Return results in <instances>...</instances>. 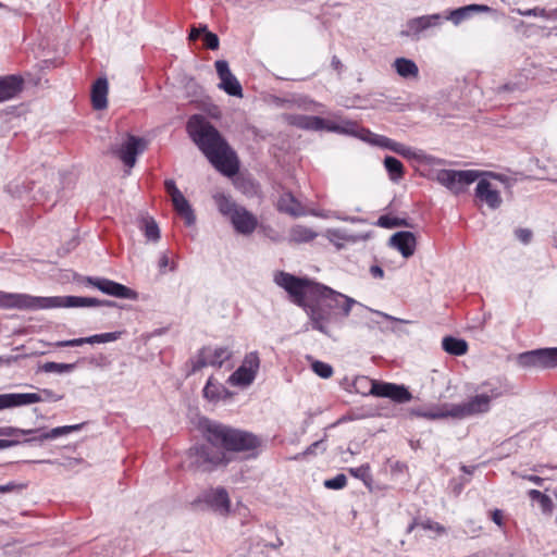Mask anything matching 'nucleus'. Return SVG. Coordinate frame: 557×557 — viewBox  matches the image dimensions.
Returning <instances> with one entry per match:
<instances>
[{
  "label": "nucleus",
  "instance_id": "nucleus-24",
  "mask_svg": "<svg viewBox=\"0 0 557 557\" xmlns=\"http://www.w3.org/2000/svg\"><path fill=\"white\" fill-rule=\"evenodd\" d=\"M41 400L37 394H0V410L36 404Z\"/></svg>",
  "mask_w": 557,
  "mask_h": 557
},
{
  "label": "nucleus",
  "instance_id": "nucleus-20",
  "mask_svg": "<svg viewBox=\"0 0 557 557\" xmlns=\"http://www.w3.org/2000/svg\"><path fill=\"white\" fill-rule=\"evenodd\" d=\"M417 239L413 233L401 231L389 238V246L397 249L404 258H409L414 253Z\"/></svg>",
  "mask_w": 557,
  "mask_h": 557
},
{
  "label": "nucleus",
  "instance_id": "nucleus-26",
  "mask_svg": "<svg viewBox=\"0 0 557 557\" xmlns=\"http://www.w3.org/2000/svg\"><path fill=\"white\" fill-rule=\"evenodd\" d=\"M108 81L104 77L98 78L91 89V102L96 110H103L107 108L108 100Z\"/></svg>",
  "mask_w": 557,
  "mask_h": 557
},
{
  "label": "nucleus",
  "instance_id": "nucleus-23",
  "mask_svg": "<svg viewBox=\"0 0 557 557\" xmlns=\"http://www.w3.org/2000/svg\"><path fill=\"white\" fill-rule=\"evenodd\" d=\"M493 12H495V10L485 4H469L451 10L446 18L451 21L454 25H459L462 21L469 18L472 14Z\"/></svg>",
  "mask_w": 557,
  "mask_h": 557
},
{
  "label": "nucleus",
  "instance_id": "nucleus-4",
  "mask_svg": "<svg viewBox=\"0 0 557 557\" xmlns=\"http://www.w3.org/2000/svg\"><path fill=\"white\" fill-rule=\"evenodd\" d=\"M319 294L320 297L325 301L326 306L338 313V318L341 320L342 318H347L352 311V308L356 307V313L361 317H363L366 312H374L387 320L408 323V321L394 318L387 313L374 311L368 308L367 306L360 304L356 299L324 285L319 286Z\"/></svg>",
  "mask_w": 557,
  "mask_h": 557
},
{
  "label": "nucleus",
  "instance_id": "nucleus-28",
  "mask_svg": "<svg viewBox=\"0 0 557 557\" xmlns=\"http://www.w3.org/2000/svg\"><path fill=\"white\" fill-rule=\"evenodd\" d=\"M171 200L175 211L185 220L186 225H194L196 222V215L185 196L182 194Z\"/></svg>",
  "mask_w": 557,
  "mask_h": 557
},
{
  "label": "nucleus",
  "instance_id": "nucleus-41",
  "mask_svg": "<svg viewBox=\"0 0 557 557\" xmlns=\"http://www.w3.org/2000/svg\"><path fill=\"white\" fill-rule=\"evenodd\" d=\"M381 227L393 228V227H411V225L405 219L392 218L388 215H381L376 223Z\"/></svg>",
  "mask_w": 557,
  "mask_h": 557
},
{
  "label": "nucleus",
  "instance_id": "nucleus-39",
  "mask_svg": "<svg viewBox=\"0 0 557 557\" xmlns=\"http://www.w3.org/2000/svg\"><path fill=\"white\" fill-rule=\"evenodd\" d=\"M40 429H18L14 426H0V437L18 438L21 435H29L39 433Z\"/></svg>",
  "mask_w": 557,
  "mask_h": 557
},
{
  "label": "nucleus",
  "instance_id": "nucleus-10",
  "mask_svg": "<svg viewBox=\"0 0 557 557\" xmlns=\"http://www.w3.org/2000/svg\"><path fill=\"white\" fill-rule=\"evenodd\" d=\"M517 363L524 369H548L557 366V347L540 348L519 354Z\"/></svg>",
  "mask_w": 557,
  "mask_h": 557
},
{
  "label": "nucleus",
  "instance_id": "nucleus-44",
  "mask_svg": "<svg viewBox=\"0 0 557 557\" xmlns=\"http://www.w3.org/2000/svg\"><path fill=\"white\" fill-rule=\"evenodd\" d=\"M201 30L203 32L202 40L206 48L210 50H216L220 45L219 37L208 30L207 25H201Z\"/></svg>",
  "mask_w": 557,
  "mask_h": 557
},
{
  "label": "nucleus",
  "instance_id": "nucleus-35",
  "mask_svg": "<svg viewBox=\"0 0 557 557\" xmlns=\"http://www.w3.org/2000/svg\"><path fill=\"white\" fill-rule=\"evenodd\" d=\"M315 236L317 234L312 230L302 225L293 227L289 233L290 240L295 243H307L312 240Z\"/></svg>",
  "mask_w": 557,
  "mask_h": 557
},
{
  "label": "nucleus",
  "instance_id": "nucleus-61",
  "mask_svg": "<svg viewBox=\"0 0 557 557\" xmlns=\"http://www.w3.org/2000/svg\"><path fill=\"white\" fill-rule=\"evenodd\" d=\"M201 35L203 36V32L201 30V26H199V27H195L194 26L190 29L188 39L194 41V40L198 39Z\"/></svg>",
  "mask_w": 557,
  "mask_h": 557
},
{
  "label": "nucleus",
  "instance_id": "nucleus-57",
  "mask_svg": "<svg viewBox=\"0 0 557 557\" xmlns=\"http://www.w3.org/2000/svg\"><path fill=\"white\" fill-rule=\"evenodd\" d=\"M424 530H431V531H435L437 533H443L445 531L444 527L441 525L440 523L437 522H433V521H425V522H422L420 524Z\"/></svg>",
  "mask_w": 557,
  "mask_h": 557
},
{
  "label": "nucleus",
  "instance_id": "nucleus-43",
  "mask_svg": "<svg viewBox=\"0 0 557 557\" xmlns=\"http://www.w3.org/2000/svg\"><path fill=\"white\" fill-rule=\"evenodd\" d=\"M121 332H109L88 336L89 344H104L115 342L121 337Z\"/></svg>",
  "mask_w": 557,
  "mask_h": 557
},
{
  "label": "nucleus",
  "instance_id": "nucleus-5",
  "mask_svg": "<svg viewBox=\"0 0 557 557\" xmlns=\"http://www.w3.org/2000/svg\"><path fill=\"white\" fill-rule=\"evenodd\" d=\"M220 445L208 444L196 445L189 448L188 458L190 465L201 472H211L220 466H226L231 458Z\"/></svg>",
  "mask_w": 557,
  "mask_h": 557
},
{
  "label": "nucleus",
  "instance_id": "nucleus-32",
  "mask_svg": "<svg viewBox=\"0 0 557 557\" xmlns=\"http://www.w3.org/2000/svg\"><path fill=\"white\" fill-rule=\"evenodd\" d=\"M443 349L454 356H462L468 350V344L465 339L446 336L442 341Z\"/></svg>",
  "mask_w": 557,
  "mask_h": 557
},
{
  "label": "nucleus",
  "instance_id": "nucleus-2",
  "mask_svg": "<svg viewBox=\"0 0 557 557\" xmlns=\"http://www.w3.org/2000/svg\"><path fill=\"white\" fill-rule=\"evenodd\" d=\"M100 305L113 306L109 300H99L92 297L79 296H51L38 297L27 294L5 293L0 290L1 309L38 310L52 308L95 307Z\"/></svg>",
  "mask_w": 557,
  "mask_h": 557
},
{
  "label": "nucleus",
  "instance_id": "nucleus-3",
  "mask_svg": "<svg viewBox=\"0 0 557 557\" xmlns=\"http://www.w3.org/2000/svg\"><path fill=\"white\" fill-rule=\"evenodd\" d=\"M208 442L220 445L225 453H247L255 456L261 442L251 432L218 422H208L205 428Z\"/></svg>",
  "mask_w": 557,
  "mask_h": 557
},
{
  "label": "nucleus",
  "instance_id": "nucleus-25",
  "mask_svg": "<svg viewBox=\"0 0 557 557\" xmlns=\"http://www.w3.org/2000/svg\"><path fill=\"white\" fill-rule=\"evenodd\" d=\"M23 79L10 75L0 78V102L15 97L22 90Z\"/></svg>",
  "mask_w": 557,
  "mask_h": 557
},
{
  "label": "nucleus",
  "instance_id": "nucleus-62",
  "mask_svg": "<svg viewBox=\"0 0 557 557\" xmlns=\"http://www.w3.org/2000/svg\"><path fill=\"white\" fill-rule=\"evenodd\" d=\"M370 273L373 277H376V278H383L384 276V271L381 267L379 265H372L370 268Z\"/></svg>",
  "mask_w": 557,
  "mask_h": 557
},
{
  "label": "nucleus",
  "instance_id": "nucleus-7",
  "mask_svg": "<svg viewBox=\"0 0 557 557\" xmlns=\"http://www.w3.org/2000/svg\"><path fill=\"white\" fill-rule=\"evenodd\" d=\"M304 309L313 330L329 337L333 336L330 325L339 323L342 320L338 318V313L330 309L321 297L313 304H306Z\"/></svg>",
  "mask_w": 557,
  "mask_h": 557
},
{
  "label": "nucleus",
  "instance_id": "nucleus-58",
  "mask_svg": "<svg viewBox=\"0 0 557 557\" xmlns=\"http://www.w3.org/2000/svg\"><path fill=\"white\" fill-rule=\"evenodd\" d=\"M21 443H22V441H20L18 438H11V440L0 438V450L16 446ZM23 443H25V442L23 441Z\"/></svg>",
  "mask_w": 557,
  "mask_h": 557
},
{
  "label": "nucleus",
  "instance_id": "nucleus-19",
  "mask_svg": "<svg viewBox=\"0 0 557 557\" xmlns=\"http://www.w3.org/2000/svg\"><path fill=\"white\" fill-rule=\"evenodd\" d=\"M203 502L220 515H227L230 511V497L224 487H216L203 494Z\"/></svg>",
  "mask_w": 557,
  "mask_h": 557
},
{
  "label": "nucleus",
  "instance_id": "nucleus-15",
  "mask_svg": "<svg viewBox=\"0 0 557 557\" xmlns=\"http://www.w3.org/2000/svg\"><path fill=\"white\" fill-rule=\"evenodd\" d=\"M215 70L220 78L219 88L227 95L243 97V88L238 79L232 74L228 63L225 60L215 61Z\"/></svg>",
  "mask_w": 557,
  "mask_h": 557
},
{
  "label": "nucleus",
  "instance_id": "nucleus-22",
  "mask_svg": "<svg viewBox=\"0 0 557 557\" xmlns=\"http://www.w3.org/2000/svg\"><path fill=\"white\" fill-rule=\"evenodd\" d=\"M236 232L243 235L251 234L258 224V221L253 214L247 211L244 207H240L235 211L234 215L230 219Z\"/></svg>",
  "mask_w": 557,
  "mask_h": 557
},
{
  "label": "nucleus",
  "instance_id": "nucleus-36",
  "mask_svg": "<svg viewBox=\"0 0 557 557\" xmlns=\"http://www.w3.org/2000/svg\"><path fill=\"white\" fill-rule=\"evenodd\" d=\"M75 368V363H59L53 361L46 362L41 366L44 372L58 374L70 373L74 371Z\"/></svg>",
  "mask_w": 557,
  "mask_h": 557
},
{
  "label": "nucleus",
  "instance_id": "nucleus-59",
  "mask_svg": "<svg viewBox=\"0 0 557 557\" xmlns=\"http://www.w3.org/2000/svg\"><path fill=\"white\" fill-rule=\"evenodd\" d=\"M317 449L324 450L325 447H323V441H317L312 443L304 453V455H313L315 454Z\"/></svg>",
  "mask_w": 557,
  "mask_h": 557
},
{
  "label": "nucleus",
  "instance_id": "nucleus-55",
  "mask_svg": "<svg viewBox=\"0 0 557 557\" xmlns=\"http://www.w3.org/2000/svg\"><path fill=\"white\" fill-rule=\"evenodd\" d=\"M327 238L335 243L336 240H347L348 236L342 230H327Z\"/></svg>",
  "mask_w": 557,
  "mask_h": 557
},
{
  "label": "nucleus",
  "instance_id": "nucleus-50",
  "mask_svg": "<svg viewBox=\"0 0 557 557\" xmlns=\"http://www.w3.org/2000/svg\"><path fill=\"white\" fill-rule=\"evenodd\" d=\"M84 344H89L88 337H79L66 341H59L54 345L57 347H78Z\"/></svg>",
  "mask_w": 557,
  "mask_h": 557
},
{
  "label": "nucleus",
  "instance_id": "nucleus-31",
  "mask_svg": "<svg viewBox=\"0 0 557 557\" xmlns=\"http://www.w3.org/2000/svg\"><path fill=\"white\" fill-rule=\"evenodd\" d=\"M393 67L404 78H416L419 75L417 64L407 58H397L393 63Z\"/></svg>",
  "mask_w": 557,
  "mask_h": 557
},
{
  "label": "nucleus",
  "instance_id": "nucleus-64",
  "mask_svg": "<svg viewBox=\"0 0 557 557\" xmlns=\"http://www.w3.org/2000/svg\"><path fill=\"white\" fill-rule=\"evenodd\" d=\"M546 20H557V9L546 10Z\"/></svg>",
  "mask_w": 557,
  "mask_h": 557
},
{
  "label": "nucleus",
  "instance_id": "nucleus-53",
  "mask_svg": "<svg viewBox=\"0 0 557 557\" xmlns=\"http://www.w3.org/2000/svg\"><path fill=\"white\" fill-rule=\"evenodd\" d=\"M36 394L40 396L41 401H44V400L59 401L63 398L62 395H58L51 389H42L41 393H36ZM38 403H40V400Z\"/></svg>",
  "mask_w": 557,
  "mask_h": 557
},
{
  "label": "nucleus",
  "instance_id": "nucleus-9",
  "mask_svg": "<svg viewBox=\"0 0 557 557\" xmlns=\"http://www.w3.org/2000/svg\"><path fill=\"white\" fill-rule=\"evenodd\" d=\"M232 355L233 352L227 347H202L197 355L189 360L191 370L188 372V375L208 366L221 368Z\"/></svg>",
  "mask_w": 557,
  "mask_h": 557
},
{
  "label": "nucleus",
  "instance_id": "nucleus-17",
  "mask_svg": "<svg viewBox=\"0 0 557 557\" xmlns=\"http://www.w3.org/2000/svg\"><path fill=\"white\" fill-rule=\"evenodd\" d=\"M442 16L440 14L423 15L411 18L406 23L405 28L400 32V36L418 39L419 35L423 30L437 26Z\"/></svg>",
  "mask_w": 557,
  "mask_h": 557
},
{
  "label": "nucleus",
  "instance_id": "nucleus-12",
  "mask_svg": "<svg viewBox=\"0 0 557 557\" xmlns=\"http://www.w3.org/2000/svg\"><path fill=\"white\" fill-rule=\"evenodd\" d=\"M370 394L376 397L389 398L398 404H405L412 399V395L407 387L388 382L372 381Z\"/></svg>",
  "mask_w": 557,
  "mask_h": 557
},
{
  "label": "nucleus",
  "instance_id": "nucleus-40",
  "mask_svg": "<svg viewBox=\"0 0 557 557\" xmlns=\"http://www.w3.org/2000/svg\"><path fill=\"white\" fill-rule=\"evenodd\" d=\"M529 497L540 504L543 512H550L553 508V502L549 496L543 494L537 490H530Z\"/></svg>",
  "mask_w": 557,
  "mask_h": 557
},
{
  "label": "nucleus",
  "instance_id": "nucleus-47",
  "mask_svg": "<svg viewBox=\"0 0 557 557\" xmlns=\"http://www.w3.org/2000/svg\"><path fill=\"white\" fill-rule=\"evenodd\" d=\"M312 370L322 379H329L333 374V368L329 363L322 361H314L312 363Z\"/></svg>",
  "mask_w": 557,
  "mask_h": 557
},
{
  "label": "nucleus",
  "instance_id": "nucleus-60",
  "mask_svg": "<svg viewBox=\"0 0 557 557\" xmlns=\"http://www.w3.org/2000/svg\"><path fill=\"white\" fill-rule=\"evenodd\" d=\"M170 265V259L166 253H162L159 259V270L161 273H164L166 268Z\"/></svg>",
  "mask_w": 557,
  "mask_h": 557
},
{
  "label": "nucleus",
  "instance_id": "nucleus-48",
  "mask_svg": "<svg viewBox=\"0 0 557 557\" xmlns=\"http://www.w3.org/2000/svg\"><path fill=\"white\" fill-rule=\"evenodd\" d=\"M347 484V479L344 474H337L333 479L326 480L324 482L325 487L331 490H341L345 487Z\"/></svg>",
  "mask_w": 557,
  "mask_h": 557
},
{
  "label": "nucleus",
  "instance_id": "nucleus-46",
  "mask_svg": "<svg viewBox=\"0 0 557 557\" xmlns=\"http://www.w3.org/2000/svg\"><path fill=\"white\" fill-rule=\"evenodd\" d=\"M413 413L416 416H418V417H423V418H428V419H431V420L450 417L449 405H445L443 410H437V411H413Z\"/></svg>",
  "mask_w": 557,
  "mask_h": 557
},
{
  "label": "nucleus",
  "instance_id": "nucleus-63",
  "mask_svg": "<svg viewBox=\"0 0 557 557\" xmlns=\"http://www.w3.org/2000/svg\"><path fill=\"white\" fill-rule=\"evenodd\" d=\"M492 520H493L497 525H502V523H503V512H502V510H499V509H495V510L492 512Z\"/></svg>",
  "mask_w": 557,
  "mask_h": 557
},
{
  "label": "nucleus",
  "instance_id": "nucleus-51",
  "mask_svg": "<svg viewBox=\"0 0 557 557\" xmlns=\"http://www.w3.org/2000/svg\"><path fill=\"white\" fill-rule=\"evenodd\" d=\"M25 483L9 482L0 485V493H18L26 488Z\"/></svg>",
  "mask_w": 557,
  "mask_h": 557
},
{
  "label": "nucleus",
  "instance_id": "nucleus-11",
  "mask_svg": "<svg viewBox=\"0 0 557 557\" xmlns=\"http://www.w3.org/2000/svg\"><path fill=\"white\" fill-rule=\"evenodd\" d=\"M481 175V172L475 170H440L436 173V181L454 191L459 194L463 190V187L475 182Z\"/></svg>",
  "mask_w": 557,
  "mask_h": 557
},
{
  "label": "nucleus",
  "instance_id": "nucleus-52",
  "mask_svg": "<svg viewBox=\"0 0 557 557\" xmlns=\"http://www.w3.org/2000/svg\"><path fill=\"white\" fill-rule=\"evenodd\" d=\"M395 152L400 154V156H403V157H405V158H409V159L410 158H417V152L412 148H410V147H408V146H406L404 144H400V143H398Z\"/></svg>",
  "mask_w": 557,
  "mask_h": 557
},
{
  "label": "nucleus",
  "instance_id": "nucleus-21",
  "mask_svg": "<svg viewBox=\"0 0 557 557\" xmlns=\"http://www.w3.org/2000/svg\"><path fill=\"white\" fill-rule=\"evenodd\" d=\"M475 197L484 201L493 210L498 209L503 202L499 191L493 188L492 184L484 178L478 182Z\"/></svg>",
  "mask_w": 557,
  "mask_h": 557
},
{
  "label": "nucleus",
  "instance_id": "nucleus-37",
  "mask_svg": "<svg viewBox=\"0 0 557 557\" xmlns=\"http://www.w3.org/2000/svg\"><path fill=\"white\" fill-rule=\"evenodd\" d=\"M222 393L227 394V391L213 382V380L210 377L203 388V395L206 398L210 400H218L222 398Z\"/></svg>",
  "mask_w": 557,
  "mask_h": 557
},
{
  "label": "nucleus",
  "instance_id": "nucleus-45",
  "mask_svg": "<svg viewBox=\"0 0 557 557\" xmlns=\"http://www.w3.org/2000/svg\"><path fill=\"white\" fill-rule=\"evenodd\" d=\"M240 367H245V369L252 371V373L257 374L260 367V359L258 352L251 351L247 354Z\"/></svg>",
  "mask_w": 557,
  "mask_h": 557
},
{
  "label": "nucleus",
  "instance_id": "nucleus-8",
  "mask_svg": "<svg viewBox=\"0 0 557 557\" xmlns=\"http://www.w3.org/2000/svg\"><path fill=\"white\" fill-rule=\"evenodd\" d=\"M330 132L341 133V134H349L356 137L361 138L362 140L370 143L373 146H377L381 148L388 149L391 151H396L398 143L385 137L383 135H377L369 129L360 128L355 122H344V125H333L329 127Z\"/></svg>",
  "mask_w": 557,
  "mask_h": 557
},
{
  "label": "nucleus",
  "instance_id": "nucleus-30",
  "mask_svg": "<svg viewBox=\"0 0 557 557\" xmlns=\"http://www.w3.org/2000/svg\"><path fill=\"white\" fill-rule=\"evenodd\" d=\"M79 429H81V424L58 426L48 432H41V430H40L39 433H37L38 435L33 436L32 438H26V440H24V442L30 443V442H35V441L44 442L47 440H53L61 435H65L73 431H77Z\"/></svg>",
  "mask_w": 557,
  "mask_h": 557
},
{
  "label": "nucleus",
  "instance_id": "nucleus-34",
  "mask_svg": "<svg viewBox=\"0 0 557 557\" xmlns=\"http://www.w3.org/2000/svg\"><path fill=\"white\" fill-rule=\"evenodd\" d=\"M384 166L393 182H398L403 178L404 165L398 159L391 156L385 157Z\"/></svg>",
  "mask_w": 557,
  "mask_h": 557
},
{
  "label": "nucleus",
  "instance_id": "nucleus-29",
  "mask_svg": "<svg viewBox=\"0 0 557 557\" xmlns=\"http://www.w3.org/2000/svg\"><path fill=\"white\" fill-rule=\"evenodd\" d=\"M212 198L219 212L230 219L234 215L235 211L240 208L230 196L223 193H214Z\"/></svg>",
  "mask_w": 557,
  "mask_h": 557
},
{
  "label": "nucleus",
  "instance_id": "nucleus-54",
  "mask_svg": "<svg viewBox=\"0 0 557 557\" xmlns=\"http://www.w3.org/2000/svg\"><path fill=\"white\" fill-rule=\"evenodd\" d=\"M164 187L166 193L170 195L171 199L182 195V191L177 188L173 180H166L164 182Z\"/></svg>",
  "mask_w": 557,
  "mask_h": 557
},
{
  "label": "nucleus",
  "instance_id": "nucleus-56",
  "mask_svg": "<svg viewBox=\"0 0 557 557\" xmlns=\"http://www.w3.org/2000/svg\"><path fill=\"white\" fill-rule=\"evenodd\" d=\"M516 237L523 244H529L532 238V232L529 228H518L515 232Z\"/></svg>",
  "mask_w": 557,
  "mask_h": 557
},
{
  "label": "nucleus",
  "instance_id": "nucleus-38",
  "mask_svg": "<svg viewBox=\"0 0 557 557\" xmlns=\"http://www.w3.org/2000/svg\"><path fill=\"white\" fill-rule=\"evenodd\" d=\"M143 230L148 240L158 242L160 239V230L157 222L152 218L143 220Z\"/></svg>",
  "mask_w": 557,
  "mask_h": 557
},
{
  "label": "nucleus",
  "instance_id": "nucleus-49",
  "mask_svg": "<svg viewBox=\"0 0 557 557\" xmlns=\"http://www.w3.org/2000/svg\"><path fill=\"white\" fill-rule=\"evenodd\" d=\"M513 12H516L517 14H519L521 16H539V17L545 18V15H546V9L540 8V7H535L533 9H527V10L518 8V9H515Z\"/></svg>",
  "mask_w": 557,
  "mask_h": 557
},
{
  "label": "nucleus",
  "instance_id": "nucleus-16",
  "mask_svg": "<svg viewBox=\"0 0 557 557\" xmlns=\"http://www.w3.org/2000/svg\"><path fill=\"white\" fill-rule=\"evenodd\" d=\"M145 148L146 141L143 138L127 135L126 140L120 146L115 153L126 166L133 168L136 163L137 156L141 153Z\"/></svg>",
  "mask_w": 557,
  "mask_h": 557
},
{
  "label": "nucleus",
  "instance_id": "nucleus-33",
  "mask_svg": "<svg viewBox=\"0 0 557 557\" xmlns=\"http://www.w3.org/2000/svg\"><path fill=\"white\" fill-rule=\"evenodd\" d=\"M256 375L252 371L245 369V367H239L231 374L228 382L234 386H248L253 382Z\"/></svg>",
  "mask_w": 557,
  "mask_h": 557
},
{
  "label": "nucleus",
  "instance_id": "nucleus-6",
  "mask_svg": "<svg viewBox=\"0 0 557 557\" xmlns=\"http://www.w3.org/2000/svg\"><path fill=\"white\" fill-rule=\"evenodd\" d=\"M490 393V395H475L468 401L461 404L449 405L450 417L455 419H465L470 416L487 412L491 408V399L502 396L503 391L498 387H491Z\"/></svg>",
  "mask_w": 557,
  "mask_h": 557
},
{
  "label": "nucleus",
  "instance_id": "nucleus-42",
  "mask_svg": "<svg viewBox=\"0 0 557 557\" xmlns=\"http://www.w3.org/2000/svg\"><path fill=\"white\" fill-rule=\"evenodd\" d=\"M348 471L352 476L360 479L367 486L371 485L372 475L369 465H362L358 468H350Z\"/></svg>",
  "mask_w": 557,
  "mask_h": 557
},
{
  "label": "nucleus",
  "instance_id": "nucleus-18",
  "mask_svg": "<svg viewBox=\"0 0 557 557\" xmlns=\"http://www.w3.org/2000/svg\"><path fill=\"white\" fill-rule=\"evenodd\" d=\"M284 120L289 125L302 129L320 131L326 128L327 131H330V126L337 125L336 123L326 124L325 120L319 116H309L304 114H284ZM341 125H344V123H342Z\"/></svg>",
  "mask_w": 557,
  "mask_h": 557
},
{
  "label": "nucleus",
  "instance_id": "nucleus-14",
  "mask_svg": "<svg viewBox=\"0 0 557 557\" xmlns=\"http://www.w3.org/2000/svg\"><path fill=\"white\" fill-rule=\"evenodd\" d=\"M86 283L98 288L103 294L121 298L136 299L137 293L129 287L104 277H86Z\"/></svg>",
  "mask_w": 557,
  "mask_h": 557
},
{
  "label": "nucleus",
  "instance_id": "nucleus-13",
  "mask_svg": "<svg viewBox=\"0 0 557 557\" xmlns=\"http://www.w3.org/2000/svg\"><path fill=\"white\" fill-rule=\"evenodd\" d=\"M275 283L283 287L298 306L305 307V290L309 281L296 277L289 273L280 272L275 275Z\"/></svg>",
  "mask_w": 557,
  "mask_h": 557
},
{
  "label": "nucleus",
  "instance_id": "nucleus-1",
  "mask_svg": "<svg viewBox=\"0 0 557 557\" xmlns=\"http://www.w3.org/2000/svg\"><path fill=\"white\" fill-rule=\"evenodd\" d=\"M186 129L211 164L226 176L238 172L239 165L235 152L230 148L215 127L201 115L189 117Z\"/></svg>",
  "mask_w": 557,
  "mask_h": 557
},
{
  "label": "nucleus",
  "instance_id": "nucleus-27",
  "mask_svg": "<svg viewBox=\"0 0 557 557\" xmlns=\"http://www.w3.org/2000/svg\"><path fill=\"white\" fill-rule=\"evenodd\" d=\"M277 208L280 211L293 216H300L305 214L302 205L290 193H285L281 196L277 202Z\"/></svg>",
  "mask_w": 557,
  "mask_h": 557
}]
</instances>
